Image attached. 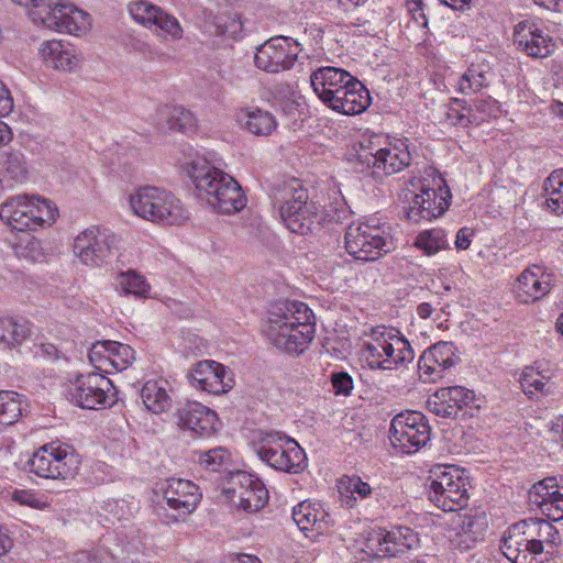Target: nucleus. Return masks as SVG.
Masks as SVG:
<instances>
[{
  "mask_svg": "<svg viewBox=\"0 0 563 563\" xmlns=\"http://www.w3.org/2000/svg\"><path fill=\"white\" fill-rule=\"evenodd\" d=\"M76 563H112L113 558L106 549L81 551L75 556Z\"/></svg>",
  "mask_w": 563,
  "mask_h": 563,
  "instance_id": "nucleus-51",
  "label": "nucleus"
},
{
  "mask_svg": "<svg viewBox=\"0 0 563 563\" xmlns=\"http://www.w3.org/2000/svg\"><path fill=\"white\" fill-rule=\"evenodd\" d=\"M430 500L443 511H455L467 505V477L454 465H438L429 476Z\"/></svg>",
  "mask_w": 563,
  "mask_h": 563,
  "instance_id": "nucleus-10",
  "label": "nucleus"
},
{
  "mask_svg": "<svg viewBox=\"0 0 563 563\" xmlns=\"http://www.w3.org/2000/svg\"><path fill=\"white\" fill-rule=\"evenodd\" d=\"M520 384L523 391L529 395H533L536 391L548 393L547 386L550 384V377L534 367H526L521 374Z\"/></svg>",
  "mask_w": 563,
  "mask_h": 563,
  "instance_id": "nucleus-45",
  "label": "nucleus"
},
{
  "mask_svg": "<svg viewBox=\"0 0 563 563\" xmlns=\"http://www.w3.org/2000/svg\"><path fill=\"white\" fill-rule=\"evenodd\" d=\"M24 8L30 20L42 27L74 35L85 33L90 27L87 12L62 0H11Z\"/></svg>",
  "mask_w": 563,
  "mask_h": 563,
  "instance_id": "nucleus-4",
  "label": "nucleus"
},
{
  "mask_svg": "<svg viewBox=\"0 0 563 563\" xmlns=\"http://www.w3.org/2000/svg\"><path fill=\"white\" fill-rule=\"evenodd\" d=\"M213 374L216 375L217 380L219 382L220 386L223 387V394L228 393L233 388L234 380L232 373L222 364L213 361Z\"/></svg>",
  "mask_w": 563,
  "mask_h": 563,
  "instance_id": "nucleus-56",
  "label": "nucleus"
},
{
  "mask_svg": "<svg viewBox=\"0 0 563 563\" xmlns=\"http://www.w3.org/2000/svg\"><path fill=\"white\" fill-rule=\"evenodd\" d=\"M522 520L514 523L505 532L501 540L504 555L512 563H539L537 556L542 554L539 543L528 537Z\"/></svg>",
  "mask_w": 563,
  "mask_h": 563,
  "instance_id": "nucleus-20",
  "label": "nucleus"
},
{
  "mask_svg": "<svg viewBox=\"0 0 563 563\" xmlns=\"http://www.w3.org/2000/svg\"><path fill=\"white\" fill-rule=\"evenodd\" d=\"M378 551L384 555L396 556L418 547L419 538L407 527H395L389 531L377 533Z\"/></svg>",
  "mask_w": 563,
  "mask_h": 563,
  "instance_id": "nucleus-29",
  "label": "nucleus"
},
{
  "mask_svg": "<svg viewBox=\"0 0 563 563\" xmlns=\"http://www.w3.org/2000/svg\"><path fill=\"white\" fill-rule=\"evenodd\" d=\"M231 563H262L261 560L252 554H238Z\"/></svg>",
  "mask_w": 563,
  "mask_h": 563,
  "instance_id": "nucleus-64",
  "label": "nucleus"
},
{
  "mask_svg": "<svg viewBox=\"0 0 563 563\" xmlns=\"http://www.w3.org/2000/svg\"><path fill=\"white\" fill-rule=\"evenodd\" d=\"M474 107L477 111L483 113L490 114L493 112L492 108L496 107V101L490 97L488 99H476L474 100Z\"/></svg>",
  "mask_w": 563,
  "mask_h": 563,
  "instance_id": "nucleus-63",
  "label": "nucleus"
},
{
  "mask_svg": "<svg viewBox=\"0 0 563 563\" xmlns=\"http://www.w3.org/2000/svg\"><path fill=\"white\" fill-rule=\"evenodd\" d=\"M410 162L408 145L402 142L380 147L373 140H364L355 148V168L377 179L401 172Z\"/></svg>",
  "mask_w": 563,
  "mask_h": 563,
  "instance_id": "nucleus-8",
  "label": "nucleus"
},
{
  "mask_svg": "<svg viewBox=\"0 0 563 563\" xmlns=\"http://www.w3.org/2000/svg\"><path fill=\"white\" fill-rule=\"evenodd\" d=\"M487 86L485 73L477 67L472 66L459 80V91L462 93L477 92Z\"/></svg>",
  "mask_w": 563,
  "mask_h": 563,
  "instance_id": "nucleus-47",
  "label": "nucleus"
},
{
  "mask_svg": "<svg viewBox=\"0 0 563 563\" xmlns=\"http://www.w3.org/2000/svg\"><path fill=\"white\" fill-rule=\"evenodd\" d=\"M108 341H98L90 347L88 357L96 369L110 374L112 371L109 357Z\"/></svg>",
  "mask_w": 563,
  "mask_h": 563,
  "instance_id": "nucleus-48",
  "label": "nucleus"
},
{
  "mask_svg": "<svg viewBox=\"0 0 563 563\" xmlns=\"http://www.w3.org/2000/svg\"><path fill=\"white\" fill-rule=\"evenodd\" d=\"M212 366V360L201 361L190 372L189 377L197 388L214 395L223 394V387L217 380Z\"/></svg>",
  "mask_w": 563,
  "mask_h": 563,
  "instance_id": "nucleus-37",
  "label": "nucleus"
},
{
  "mask_svg": "<svg viewBox=\"0 0 563 563\" xmlns=\"http://www.w3.org/2000/svg\"><path fill=\"white\" fill-rule=\"evenodd\" d=\"M440 233L439 232H424L419 234L417 238V245L423 250L428 254H432L440 249L439 243Z\"/></svg>",
  "mask_w": 563,
  "mask_h": 563,
  "instance_id": "nucleus-55",
  "label": "nucleus"
},
{
  "mask_svg": "<svg viewBox=\"0 0 563 563\" xmlns=\"http://www.w3.org/2000/svg\"><path fill=\"white\" fill-rule=\"evenodd\" d=\"M340 489H344L352 495L356 494L363 499L367 498L372 494L371 486L366 482H363L358 476L341 479Z\"/></svg>",
  "mask_w": 563,
  "mask_h": 563,
  "instance_id": "nucleus-50",
  "label": "nucleus"
},
{
  "mask_svg": "<svg viewBox=\"0 0 563 563\" xmlns=\"http://www.w3.org/2000/svg\"><path fill=\"white\" fill-rule=\"evenodd\" d=\"M328 100L327 106L332 110L345 115H354L367 109L371 98L364 85L353 77L333 98Z\"/></svg>",
  "mask_w": 563,
  "mask_h": 563,
  "instance_id": "nucleus-26",
  "label": "nucleus"
},
{
  "mask_svg": "<svg viewBox=\"0 0 563 563\" xmlns=\"http://www.w3.org/2000/svg\"><path fill=\"white\" fill-rule=\"evenodd\" d=\"M545 205L555 214H563V169L553 170L543 183Z\"/></svg>",
  "mask_w": 563,
  "mask_h": 563,
  "instance_id": "nucleus-38",
  "label": "nucleus"
},
{
  "mask_svg": "<svg viewBox=\"0 0 563 563\" xmlns=\"http://www.w3.org/2000/svg\"><path fill=\"white\" fill-rule=\"evenodd\" d=\"M115 290L124 296H132L135 299L157 297L156 292H152L150 284H118Z\"/></svg>",
  "mask_w": 563,
  "mask_h": 563,
  "instance_id": "nucleus-49",
  "label": "nucleus"
},
{
  "mask_svg": "<svg viewBox=\"0 0 563 563\" xmlns=\"http://www.w3.org/2000/svg\"><path fill=\"white\" fill-rule=\"evenodd\" d=\"M119 238L108 229L91 227L80 232L74 241L75 256L86 266H108L118 250Z\"/></svg>",
  "mask_w": 563,
  "mask_h": 563,
  "instance_id": "nucleus-12",
  "label": "nucleus"
},
{
  "mask_svg": "<svg viewBox=\"0 0 563 563\" xmlns=\"http://www.w3.org/2000/svg\"><path fill=\"white\" fill-rule=\"evenodd\" d=\"M167 125L173 131H185L195 125L194 114L183 107H165Z\"/></svg>",
  "mask_w": 563,
  "mask_h": 563,
  "instance_id": "nucleus-46",
  "label": "nucleus"
},
{
  "mask_svg": "<svg viewBox=\"0 0 563 563\" xmlns=\"http://www.w3.org/2000/svg\"><path fill=\"white\" fill-rule=\"evenodd\" d=\"M236 118L243 130L256 136H267L277 128L274 114L257 107L240 110Z\"/></svg>",
  "mask_w": 563,
  "mask_h": 563,
  "instance_id": "nucleus-33",
  "label": "nucleus"
},
{
  "mask_svg": "<svg viewBox=\"0 0 563 563\" xmlns=\"http://www.w3.org/2000/svg\"><path fill=\"white\" fill-rule=\"evenodd\" d=\"M252 445L258 459L278 472L299 474L308 465L305 450L280 431L257 430Z\"/></svg>",
  "mask_w": 563,
  "mask_h": 563,
  "instance_id": "nucleus-5",
  "label": "nucleus"
},
{
  "mask_svg": "<svg viewBox=\"0 0 563 563\" xmlns=\"http://www.w3.org/2000/svg\"><path fill=\"white\" fill-rule=\"evenodd\" d=\"M366 360L372 368L394 369L413 360L409 342L385 329H373L365 343Z\"/></svg>",
  "mask_w": 563,
  "mask_h": 563,
  "instance_id": "nucleus-11",
  "label": "nucleus"
},
{
  "mask_svg": "<svg viewBox=\"0 0 563 563\" xmlns=\"http://www.w3.org/2000/svg\"><path fill=\"white\" fill-rule=\"evenodd\" d=\"M12 500L22 506H29L36 509L45 506V504L41 501L32 490L16 489L12 493Z\"/></svg>",
  "mask_w": 563,
  "mask_h": 563,
  "instance_id": "nucleus-54",
  "label": "nucleus"
},
{
  "mask_svg": "<svg viewBox=\"0 0 563 563\" xmlns=\"http://www.w3.org/2000/svg\"><path fill=\"white\" fill-rule=\"evenodd\" d=\"M292 519L301 531L323 534L332 526L330 515L317 504L302 501L292 509Z\"/></svg>",
  "mask_w": 563,
  "mask_h": 563,
  "instance_id": "nucleus-28",
  "label": "nucleus"
},
{
  "mask_svg": "<svg viewBox=\"0 0 563 563\" xmlns=\"http://www.w3.org/2000/svg\"><path fill=\"white\" fill-rule=\"evenodd\" d=\"M199 197L219 212L231 214L246 206L240 184L229 174L213 166L206 157L195 155L183 163Z\"/></svg>",
  "mask_w": 563,
  "mask_h": 563,
  "instance_id": "nucleus-2",
  "label": "nucleus"
},
{
  "mask_svg": "<svg viewBox=\"0 0 563 563\" xmlns=\"http://www.w3.org/2000/svg\"><path fill=\"white\" fill-rule=\"evenodd\" d=\"M559 493V484L555 477H547L536 483L529 489V499L531 503L538 505L541 509L547 501H550L553 496Z\"/></svg>",
  "mask_w": 563,
  "mask_h": 563,
  "instance_id": "nucleus-43",
  "label": "nucleus"
},
{
  "mask_svg": "<svg viewBox=\"0 0 563 563\" xmlns=\"http://www.w3.org/2000/svg\"><path fill=\"white\" fill-rule=\"evenodd\" d=\"M314 314L302 301L282 299L271 303L262 325L264 338L279 351L301 354L314 338Z\"/></svg>",
  "mask_w": 563,
  "mask_h": 563,
  "instance_id": "nucleus-1",
  "label": "nucleus"
},
{
  "mask_svg": "<svg viewBox=\"0 0 563 563\" xmlns=\"http://www.w3.org/2000/svg\"><path fill=\"white\" fill-rule=\"evenodd\" d=\"M332 387L336 395H350L351 390L353 389V380L352 377L345 373H334L332 374Z\"/></svg>",
  "mask_w": 563,
  "mask_h": 563,
  "instance_id": "nucleus-53",
  "label": "nucleus"
},
{
  "mask_svg": "<svg viewBox=\"0 0 563 563\" xmlns=\"http://www.w3.org/2000/svg\"><path fill=\"white\" fill-rule=\"evenodd\" d=\"M461 528L465 533L479 534L483 530L482 525L472 516H464L462 519Z\"/></svg>",
  "mask_w": 563,
  "mask_h": 563,
  "instance_id": "nucleus-60",
  "label": "nucleus"
},
{
  "mask_svg": "<svg viewBox=\"0 0 563 563\" xmlns=\"http://www.w3.org/2000/svg\"><path fill=\"white\" fill-rule=\"evenodd\" d=\"M522 521L528 530L527 536L539 543L541 553L553 555L562 542L559 530L549 520L541 518H528Z\"/></svg>",
  "mask_w": 563,
  "mask_h": 563,
  "instance_id": "nucleus-32",
  "label": "nucleus"
},
{
  "mask_svg": "<svg viewBox=\"0 0 563 563\" xmlns=\"http://www.w3.org/2000/svg\"><path fill=\"white\" fill-rule=\"evenodd\" d=\"M172 393L173 389L167 380L151 379L143 385L141 397L148 411L159 415L173 407Z\"/></svg>",
  "mask_w": 563,
  "mask_h": 563,
  "instance_id": "nucleus-31",
  "label": "nucleus"
},
{
  "mask_svg": "<svg viewBox=\"0 0 563 563\" xmlns=\"http://www.w3.org/2000/svg\"><path fill=\"white\" fill-rule=\"evenodd\" d=\"M137 217L158 224L179 225L188 219L180 200L170 191L154 186L139 188L129 199Z\"/></svg>",
  "mask_w": 563,
  "mask_h": 563,
  "instance_id": "nucleus-7",
  "label": "nucleus"
},
{
  "mask_svg": "<svg viewBox=\"0 0 563 563\" xmlns=\"http://www.w3.org/2000/svg\"><path fill=\"white\" fill-rule=\"evenodd\" d=\"M32 333V324L23 318L0 317V346L12 350L20 346Z\"/></svg>",
  "mask_w": 563,
  "mask_h": 563,
  "instance_id": "nucleus-34",
  "label": "nucleus"
},
{
  "mask_svg": "<svg viewBox=\"0 0 563 563\" xmlns=\"http://www.w3.org/2000/svg\"><path fill=\"white\" fill-rule=\"evenodd\" d=\"M550 284H512L511 292L520 303H531L550 292Z\"/></svg>",
  "mask_w": 563,
  "mask_h": 563,
  "instance_id": "nucleus-44",
  "label": "nucleus"
},
{
  "mask_svg": "<svg viewBox=\"0 0 563 563\" xmlns=\"http://www.w3.org/2000/svg\"><path fill=\"white\" fill-rule=\"evenodd\" d=\"M473 390L462 386H451L435 391L427 401L428 409L442 418H456L459 412L473 405Z\"/></svg>",
  "mask_w": 563,
  "mask_h": 563,
  "instance_id": "nucleus-24",
  "label": "nucleus"
},
{
  "mask_svg": "<svg viewBox=\"0 0 563 563\" xmlns=\"http://www.w3.org/2000/svg\"><path fill=\"white\" fill-rule=\"evenodd\" d=\"M412 189L404 192L408 202L404 207L406 217L411 222L432 220L442 216L449 208L451 192L441 175L433 167H427L421 177L410 180Z\"/></svg>",
  "mask_w": 563,
  "mask_h": 563,
  "instance_id": "nucleus-3",
  "label": "nucleus"
},
{
  "mask_svg": "<svg viewBox=\"0 0 563 563\" xmlns=\"http://www.w3.org/2000/svg\"><path fill=\"white\" fill-rule=\"evenodd\" d=\"M108 350L112 371L121 372L128 368L135 360V352L128 344L108 341Z\"/></svg>",
  "mask_w": 563,
  "mask_h": 563,
  "instance_id": "nucleus-42",
  "label": "nucleus"
},
{
  "mask_svg": "<svg viewBox=\"0 0 563 563\" xmlns=\"http://www.w3.org/2000/svg\"><path fill=\"white\" fill-rule=\"evenodd\" d=\"M40 55L44 63L58 70L75 71L80 66V55L69 45L60 41H47L40 47Z\"/></svg>",
  "mask_w": 563,
  "mask_h": 563,
  "instance_id": "nucleus-30",
  "label": "nucleus"
},
{
  "mask_svg": "<svg viewBox=\"0 0 563 563\" xmlns=\"http://www.w3.org/2000/svg\"><path fill=\"white\" fill-rule=\"evenodd\" d=\"M162 493L168 507L177 512L173 515L175 521L191 514L201 498L199 487L191 481L183 478L166 479Z\"/></svg>",
  "mask_w": 563,
  "mask_h": 563,
  "instance_id": "nucleus-23",
  "label": "nucleus"
},
{
  "mask_svg": "<svg viewBox=\"0 0 563 563\" xmlns=\"http://www.w3.org/2000/svg\"><path fill=\"white\" fill-rule=\"evenodd\" d=\"M459 361L452 342L441 341L426 350L419 358L418 372L424 383H435L441 379L446 369Z\"/></svg>",
  "mask_w": 563,
  "mask_h": 563,
  "instance_id": "nucleus-21",
  "label": "nucleus"
},
{
  "mask_svg": "<svg viewBox=\"0 0 563 563\" xmlns=\"http://www.w3.org/2000/svg\"><path fill=\"white\" fill-rule=\"evenodd\" d=\"M409 12L411 13L412 15V19L420 25L422 26H427L428 24V21H427V16L424 14V11H423V8H422V2L421 1H415L412 2L409 8H408Z\"/></svg>",
  "mask_w": 563,
  "mask_h": 563,
  "instance_id": "nucleus-62",
  "label": "nucleus"
},
{
  "mask_svg": "<svg viewBox=\"0 0 563 563\" xmlns=\"http://www.w3.org/2000/svg\"><path fill=\"white\" fill-rule=\"evenodd\" d=\"M56 217L53 203L36 195H15L0 205V220L13 231H35L51 225Z\"/></svg>",
  "mask_w": 563,
  "mask_h": 563,
  "instance_id": "nucleus-6",
  "label": "nucleus"
},
{
  "mask_svg": "<svg viewBox=\"0 0 563 563\" xmlns=\"http://www.w3.org/2000/svg\"><path fill=\"white\" fill-rule=\"evenodd\" d=\"M13 110V100L10 91L0 81V115H8Z\"/></svg>",
  "mask_w": 563,
  "mask_h": 563,
  "instance_id": "nucleus-59",
  "label": "nucleus"
},
{
  "mask_svg": "<svg viewBox=\"0 0 563 563\" xmlns=\"http://www.w3.org/2000/svg\"><path fill=\"white\" fill-rule=\"evenodd\" d=\"M80 461L74 452L62 445L46 444L35 451L27 465L31 473L45 479H73Z\"/></svg>",
  "mask_w": 563,
  "mask_h": 563,
  "instance_id": "nucleus-13",
  "label": "nucleus"
},
{
  "mask_svg": "<svg viewBox=\"0 0 563 563\" xmlns=\"http://www.w3.org/2000/svg\"><path fill=\"white\" fill-rule=\"evenodd\" d=\"M548 271L547 268L540 266V265H531L527 267L518 277L516 282H528L530 279L534 282H539V279H542L544 277H548Z\"/></svg>",
  "mask_w": 563,
  "mask_h": 563,
  "instance_id": "nucleus-57",
  "label": "nucleus"
},
{
  "mask_svg": "<svg viewBox=\"0 0 563 563\" xmlns=\"http://www.w3.org/2000/svg\"><path fill=\"white\" fill-rule=\"evenodd\" d=\"M68 399L82 409L101 410L115 402V388L101 373L80 374L67 388Z\"/></svg>",
  "mask_w": 563,
  "mask_h": 563,
  "instance_id": "nucleus-14",
  "label": "nucleus"
},
{
  "mask_svg": "<svg viewBox=\"0 0 563 563\" xmlns=\"http://www.w3.org/2000/svg\"><path fill=\"white\" fill-rule=\"evenodd\" d=\"M344 240L346 252L358 261H376L394 249L389 227L375 220L349 225Z\"/></svg>",
  "mask_w": 563,
  "mask_h": 563,
  "instance_id": "nucleus-9",
  "label": "nucleus"
},
{
  "mask_svg": "<svg viewBox=\"0 0 563 563\" xmlns=\"http://www.w3.org/2000/svg\"><path fill=\"white\" fill-rule=\"evenodd\" d=\"M339 10L344 14V24L347 27L365 26L369 21L367 14L362 13L366 0H335Z\"/></svg>",
  "mask_w": 563,
  "mask_h": 563,
  "instance_id": "nucleus-41",
  "label": "nucleus"
},
{
  "mask_svg": "<svg viewBox=\"0 0 563 563\" xmlns=\"http://www.w3.org/2000/svg\"><path fill=\"white\" fill-rule=\"evenodd\" d=\"M512 38L520 52L533 58H547L555 48V42L545 27L530 20L515 26Z\"/></svg>",
  "mask_w": 563,
  "mask_h": 563,
  "instance_id": "nucleus-19",
  "label": "nucleus"
},
{
  "mask_svg": "<svg viewBox=\"0 0 563 563\" xmlns=\"http://www.w3.org/2000/svg\"><path fill=\"white\" fill-rule=\"evenodd\" d=\"M473 232L468 228H462L457 231L455 236V246L459 250H467L471 245V238Z\"/></svg>",
  "mask_w": 563,
  "mask_h": 563,
  "instance_id": "nucleus-61",
  "label": "nucleus"
},
{
  "mask_svg": "<svg viewBox=\"0 0 563 563\" xmlns=\"http://www.w3.org/2000/svg\"><path fill=\"white\" fill-rule=\"evenodd\" d=\"M389 432L391 444L410 454L428 443L431 429L421 412L406 411L393 418Z\"/></svg>",
  "mask_w": 563,
  "mask_h": 563,
  "instance_id": "nucleus-15",
  "label": "nucleus"
},
{
  "mask_svg": "<svg viewBox=\"0 0 563 563\" xmlns=\"http://www.w3.org/2000/svg\"><path fill=\"white\" fill-rule=\"evenodd\" d=\"M23 396L13 390H0V426H12L24 410Z\"/></svg>",
  "mask_w": 563,
  "mask_h": 563,
  "instance_id": "nucleus-36",
  "label": "nucleus"
},
{
  "mask_svg": "<svg viewBox=\"0 0 563 563\" xmlns=\"http://www.w3.org/2000/svg\"><path fill=\"white\" fill-rule=\"evenodd\" d=\"M129 12L139 24L155 30L165 40L178 41L184 35L180 22L161 7L147 0H137L129 4Z\"/></svg>",
  "mask_w": 563,
  "mask_h": 563,
  "instance_id": "nucleus-18",
  "label": "nucleus"
},
{
  "mask_svg": "<svg viewBox=\"0 0 563 563\" xmlns=\"http://www.w3.org/2000/svg\"><path fill=\"white\" fill-rule=\"evenodd\" d=\"M352 79L350 73L333 66L320 67L310 75L313 91L324 104H328V99L333 98Z\"/></svg>",
  "mask_w": 563,
  "mask_h": 563,
  "instance_id": "nucleus-27",
  "label": "nucleus"
},
{
  "mask_svg": "<svg viewBox=\"0 0 563 563\" xmlns=\"http://www.w3.org/2000/svg\"><path fill=\"white\" fill-rule=\"evenodd\" d=\"M300 51L299 43L291 37H271L257 47L254 63L258 69L266 73L285 71L295 65Z\"/></svg>",
  "mask_w": 563,
  "mask_h": 563,
  "instance_id": "nucleus-16",
  "label": "nucleus"
},
{
  "mask_svg": "<svg viewBox=\"0 0 563 563\" xmlns=\"http://www.w3.org/2000/svg\"><path fill=\"white\" fill-rule=\"evenodd\" d=\"M225 489L232 495L240 508L247 512H254L262 509L268 500V492L264 484L245 472L235 473Z\"/></svg>",
  "mask_w": 563,
  "mask_h": 563,
  "instance_id": "nucleus-22",
  "label": "nucleus"
},
{
  "mask_svg": "<svg viewBox=\"0 0 563 563\" xmlns=\"http://www.w3.org/2000/svg\"><path fill=\"white\" fill-rule=\"evenodd\" d=\"M273 201L278 207L279 216H282V207L298 206L311 200L302 183L297 178H290L276 186L273 192Z\"/></svg>",
  "mask_w": 563,
  "mask_h": 563,
  "instance_id": "nucleus-35",
  "label": "nucleus"
},
{
  "mask_svg": "<svg viewBox=\"0 0 563 563\" xmlns=\"http://www.w3.org/2000/svg\"><path fill=\"white\" fill-rule=\"evenodd\" d=\"M429 291L435 297V302L441 303L442 300L453 297L455 288L450 284H430Z\"/></svg>",
  "mask_w": 563,
  "mask_h": 563,
  "instance_id": "nucleus-58",
  "label": "nucleus"
},
{
  "mask_svg": "<svg viewBox=\"0 0 563 563\" xmlns=\"http://www.w3.org/2000/svg\"><path fill=\"white\" fill-rule=\"evenodd\" d=\"M541 511L549 518V520H563V493L559 490V493L553 496L550 501H547L543 505Z\"/></svg>",
  "mask_w": 563,
  "mask_h": 563,
  "instance_id": "nucleus-52",
  "label": "nucleus"
},
{
  "mask_svg": "<svg viewBox=\"0 0 563 563\" xmlns=\"http://www.w3.org/2000/svg\"><path fill=\"white\" fill-rule=\"evenodd\" d=\"M345 212L346 210L342 209L332 213L331 210L321 208L316 201L311 200L298 206L282 207L280 218L291 232L306 235L325 221L338 222L342 220L341 213Z\"/></svg>",
  "mask_w": 563,
  "mask_h": 563,
  "instance_id": "nucleus-17",
  "label": "nucleus"
},
{
  "mask_svg": "<svg viewBox=\"0 0 563 563\" xmlns=\"http://www.w3.org/2000/svg\"><path fill=\"white\" fill-rule=\"evenodd\" d=\"M175 417L180 428L199 435H209L217 429V413L198 401H187L180 405Z\"/></svg>",
  "mask_w": 563,
  "mask_h": 563,
  "instance_id": "nucleus-25",
  "label": "nucleus"
},
{
  "mask_svg": "<svg viewBox=\"0 0 563 563\" xmlns=\"http://www.w3.org/2000/svg\"><path fill=\"white\" fill-rule=\"evenodd\" d=\"M2 170L15 181H23L29 174V163L20 150H10L0 161Z\"/></svg>",
  "mask_w": 563,
  "mask_h": 563,
  "instance_id": "nucleus-39",
  "label": "nucleus"
},
{
  "mask_svg": "<svg viewBox=\"0 0 563 563\" xmlns=\"http://www.w3.org/2000/svg\"><path fill=\"white\" fill-rule=\"evenodd\" d=\"M197 463L207 471L219 472L223 465H227L231 459L230 452L218 446L208 451H197L194 453Z\"/></svg>",
  "mask_w": 563,
  "mask_h": 563,
  "instance_id": "nucleus-40",
  "label": "nucleus"
}]
</instances>
